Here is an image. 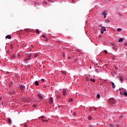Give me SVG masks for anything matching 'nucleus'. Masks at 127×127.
Listing matches in <instances>:
<instances>
[{
    "label": "nucleus",
    "mask_w": 127,
    "mask_h": 127,
    "mask_svg": "<svg viewBox=\"0 0 127 127\" xmlns=\"http://www.w3.org/2000/svg\"><path fill=\"white\" fill-rule=\"evenodd\" d=\"M108 102L110 105H114L116 103V100L114 98H110L108 100Z\"/></svg>",
    "instance_id": "obj_1"
},
{
    "label": "nucleus",
    "mask_w": 127,
    "mask_h": 127,
    "mask_svg": "<svg viewBox=\"0 0 127 127\" xmlns=\"http://www.w3.org/2000/svg\"><path fill=\"white\" fill-rule=\"evenodd\" d=\"M41 120L42 121V122H44V123L48 122V120H47L45 119V116H41Z\"/></svg>",
    "instance_id": "obj_2"
},
{
    "label": "nucleus",
    "mask_w": 127,
    "mask_h": 127,
    "mask_svg": "<svg viewBox=\"0 0 127 127\" xmlns=\"http://www.w3.org/2000/svg\"><path fill=\"white\" fill-rule=\"evenodd\" d=\"M107 14H108V13L106 12V11H102V13H101V15H104V18L107 17Z\"/></svg>",
    "instance_id": "obj_3"
},
{
    "label": "nucleus",
    "mask_w": 127,
    "mask_h": 127,
    "mask_svg": "<svg viewBox=\"0 0 127 127\" xmlns=\"http://www.w3.org/2000/svg\"><path fill=\"white\" fill-rule=\"evenodd\" d=\"M63 94L64 96H66L67 95V91L64 89H63Z\"/></svg>",
    "instance_id": "obj_4"
},
{
    "label": "nucleus",
    "mask_w": 127,
    "mask_h": 127,
    "mask_svg": "<svg viewBox=\"0 0 127 127\" xmlns=\"http://www.w3.org/2000/svg\"><path fill=\"white\" fill-rule=\"evenodd\" d=\"M38 97L39 99H40V100H43V97H42V95H41L40 94H38Z\"/></svg>",
    "instance_id": "obj_5"
},
{
    "label": "nucleus",
    "mask_w": 127,
    "mask_h": 127,
    "mask_svg": "<svg viewBox=\"0 0 127 127\" xmlns=\"http://www.w3.org/2000/svg\"><path fill=\"white\" fill-rule=\"evenodd\" d=\"M50 103L52 105V104H53V97H51L50 98V100H49Z\"/></svg>",
    "instance_id": "obj_6"
},
{
    "label": "nucleus",
    "mask_w": 127,
    "mask_h": 127,
    "mask_svg": "<svg viewBox=\"0 0 127 127\" xmlns=\"http://www.w3.org/2000/svg\"><path fill=\"white\" fill-rule=\"evenodd\" d=\"M7 123L8 125H11V119H10V118L7 119Z\"/></svg>",
    "instance_id": "obj_7"
},
{
    "label": "nucleus",
    "mask_w": 127,
    "mask_h": 127,
    "mask_svg": "<svg viewBox=\"0 0 127 127\" xmlns=\"http://www.w3.org/2000/svg\"><path fill=\"white\" fill-rule=\"evenodd\" d=\"M19 88L20 90H21V91H23V90L24 89V86L23 85H20Z\"/></svg>",
    "instance_id": "obj_8"
},
{
    "label": "nucleus",
    "mask_w": 127,
    "mask_h": 127,
    "mask_svg": "<svg viewBox=\"0 0 127 127\" xmlns=\"http://www.w3.org/2000/svg\"><path fill=\"white\" fill-rule=\"evenodd\" d=\"M5 38H7L8 39H11V36L9 35H7L6 37Z\"/></svg>",
    "instance_id": "obj_9"
},
{
    "label": "nucleus",
    "mask_w": 127,
    "mask_h": 127,
    "mask_svg": "<svg viewBox=\"0 0 127 127\" xmlns=\"http://www.w3.org/2000/svg\"><path fill=\"white\" fill-rule=\"evenodd\" d=\"M111 84H112V88H113V89H115V88H116V85H115V83L112 82H111Z\"/></svg>",
    "instance_id": "obj_10"
},
{
    "label": "nucleus",
    "mask_w": 127,
    "mask_h": 127,
    "mask_svg": "<svg viewBox=\"0 0 127 127\" xmlns=\"http://www.w3.org/2000/svg\"><path fill=\"white\" fill-rule=\"evenodd\" d=\"M30 58H31L29 57V56H28V57L26 59H24V61H28V60H30Z\"/></svg>",
    "instance_id": "obj_11"
},
{
    "label": "nucleus",
    "mask_w": 127,
    "mask_h": 127,
    "mask_svg": "<svg viewBox=\"0 0 127 127\" xmlns=\"http://www.w3.org/2000/svg\"><path fill=\"white\" fill-rule=\"evenodd\" d=\"M123 41H124V39H123L122 38H120V39L119 40L118 42H123Z\"/></svg>",
    "instance_id": "obj_12"
},
{
    "label": "nucleus",
    "mask_w": 127,
    "mask_h": 127,
    "mask_svg": "<svg viewBox=\"0 0 127 127\" xmlns=\"http://www.w3.org/2000/svg\"><path fill=\"white\" fill-rule=\"evenodd\" d=\"M34 58H36L38 56V54H33V56Z\"/></svg>",
    "instance_id": "obj_13"
},
{
    "label": "nucleus",
    "mask_w": 127,
    "mask_h": 127,
    "mask_svg": "<svg viewBox=\"0 0 127 127\" xmlns=\"http://www.w3.org/2000/svg\"><path fill=\"white\" fill-rule=\"evenodd\" d=\"M35 84L36 85V86H39V83L38 82V81H36L35 82Z\"/></svg>",
    "instance_id": "obj_14"
},
{
    "label": "nucleus",
    "mask_w": 127,
    "mask_h": 127,
    "mask_svg": "<svg viewBox=\"0 0 127 127\" xmlns=\"http://www.w3.org/2000/svg\"><path fill=\"white\" fill-rule=\"evenodd\" d=\"M101 30H103L104 31H106V27H102Z\"/></svg>",
    "instance_id": "obj_15"
},
{
    "label": "nucleus",
    "mask_w": 127,
    "mask_h": 127,
    "mask_svg": "<svg viewBox=\"0 0 127 127\" xmlns=\"http://www.w3.org/2000/svg\"><path fill=\"white\" fill-rule=\"evenodd\" d=\"M57 98L58 100H59V99H61V96H60V95H57Z\"/></svg>",
    "instance_id": "obj_16"
},
{
    "label": "nucleus",
    "mask_w": 127,
    "mask_h": 127,
    "mask_svg": "<svg viewBox=\"0 0 127 127\" xmlns=\"http://www.w3.org/2000/svg\"><path fill=\"white\" fill-rule=\"evenodd\" d=\"M72 102H73V99L72 98H70L69 99V103H72Z\"/></svg>",
    "instance_id": "obj_17"
},
{
    "label": "nucleus",
    "mask_w": 127,
    "mask_h": 127,
    "mask_svg": "<svg viewBox=\"0 0 127 127\" xmlns=\"http://www.w3.org/2000/svg\"><path fill=\"white\" fill-rule=\"evenodd\" d=\"M36 33H37V34H39V33H40L39 30L36 29Z\"/></svg>",
    "instance_id": "obj_18"
},
{
    "label": "nucleus",
    "mask_w": 127,
    "mask_h": 127,
    "mask_svg": "<svg viewBox=\"0 0 127 127\" xmlns=\"http://www.w3.org/2000/svg\"><path fill=\"white\" fill-rule=\"evenodd\" d=\"M123 95H124V96H127V93L126 92V91L124 92Z\"/></svg>",
    "instance_id": "obj_19"
},
{
    "label": "nucleus",
    "mask_w": 127,
    "mask_h": 127,
    "mask_svg": "<svg viewBox=\"0 0 127 127\" xmlns=\"http://www.w3.org/2000/svg\"><path fill=\"white\" fill-rule=\"evenodd\" d=\"M122 30H123V29L122 28L117 29V31L121 32V31H122Z\"/></svg>",
    "instance_id": "obj_20"
},
{
    "label": "nucleus",
    "mask_w": 127,
    "mask_h": 127,
    "mask_svg": "<svg viewBox=\"0 0 127 127\" xmlns=\"http://www.w3.org/2000/svg\"><path fill=\"white\" fill-rule=\"evenodd\" d=\"M90 81H92V82H96V80H95V79H92V78H91L90 79Z\"/></svg>",
    "instance_id": "obj_21"
},
{
    "label": "nucleus",
    "mask_w": 127,
    "mask_h": 127,
    "mask_svg": "<svg viewBox=\"0 0 127 127\" xmlns=\"http://www.w3.org/2000/svg\"><path fill=\"white\" fill-rule=\"evenodd\" d=\"M100 97H101V95H100V94H97V98H98V99H100Z\"/></svg>",
    "instance_id": "obj_22"
},
{
    "label": "nucleus",
    "mask_w": 127,
    "mask_h": 127,
    "mask_svg": "<svg viewBox=\"0 0 127 127\" xmlns=\"http://www.w3.org/2000/svg\"><path fill=\"white\" fill-rule=\"evenodd\" d=\"M106 22L107 23H109V22H110V20L107 19L106 20Z\"/></svg>",
    "instance_id": "obj_23"
},
{
    "label": "nucleus",
    "mask_w": 127,
    "mask_h": 127,
    "mask_svg": "<svg viewBox=\"0 0 127 127\" xmlns=\"http://www.w3.org/2000/svg\"><path fill=\"white\" fill-rule=\"evenodd\" d=\"M14 58H15V55H13V56L11 57V59H14Z\"/></svg>",
    "instance_id": "obj_24"
},
{
    "label": "nucleus",
    "mask_w": 127,
    "mask_h": 127,
    "mask_svg": "<svg viewBox=\"0 0 127 127\" xmlns=\"http://www.w3.org/2000/svg\"><path fill=\"white\" fill-rule=\"evenodd\" d=\"M9 85L10 87H11V86H12V82H10L9 83Z\"/></svg>",
    "instance_id": "obj_25"
},
{
    "label": "nucleus",
    "mask_w": 127,
    "mask_h": 127,
    "mask_svg": "<svg viewBox=\"0 0 127 127\" xmlns=\"http://www.w3.org/2000/svg\"><path fill=\"white\" fill-rule=\"evenodd\" d=\"M62 74H64V75H66V72L65 71H62Z\"/></svg>",
    "instance_id": "obj_26"
},
{
    "label": "nucleus",
    "mask_w": 127,
    "mask_h": 127,
    "mask_svg": "<svg viewBox=\"0 0 127 127\" xmlns=\"http://www.w3.org/2000/svg\"><path fill=\"white\" fill-rule=\"evenodd\" d=\"M88 120H92V116H89L88 117Z\"/></svg>",
    "instance_id": "obj_27"
},
{
    "label": "nucleus",
    "mask_w": 127,
    "mask_h": 127,
    "mask_svg": "<svg viewBox=\"0 0 127 127\" xmlns=\"http://www.w3.org/2000/svg\"><path fill=\"white\" fill-rule=\"evenodd\" d=\"M110 127H115V125H114V124H111V125H110Z\"/></svg>",
    "instance_id": "obj_28"
},
{
    "label": "nucleus",
    "mask_w": 127,
    "mask_h": 127,
    "mask_svg": "<svg viewBox=\"0 0 127 127\" xmlns=\"http://www.w3.org/2000/svg\"><path fill=\"white\" fill-rule=\"evenodd\" d=\"M33 56H32V55L31 54H30L29 55V57H30L31 58V57H32Z\"/></svg>",
    "instance_id": "obj_29"
},
{
    "label": "nucleus",
    "mask_w": 127,
    "mask_h": 127,
    "mask_svg": "<svg viewBox=\"0 0 127 127\" xmlns=\"http://www.w3.org/2000/svg\"><path fill=\"white\" fill-rule=\"evenodd\" d=\"M120 81H123V80H124V79L122 77H120Z\"/></svg>",
    "instance_id": "obj_30"
},
{
    "label": "nucleus",
    "mask_w": 127,
    "mask_h": 127,
    "mask_svg": "<svg viewBox=\"0 0 127 127\" xmlns=\"http://www.w3.org/2000/svg\"><path fill=\"white\" fill-rule=\"evenodd\" d=\"M120 94H121V95H124V93H123V92H122V90H121V89H120Z\"/></svg>",
    "instance_id": "obj_31"
},
{
    "label": "nucleus",
    "mask_w": 127,
    "mask_h": 127,
    "mask_svg": "<svg viewBox=\"0 0 127 127\" xmlns=\"http://www.w3.org/2000/svg\"><path fill=\"white\" fill-rule=\"evenodd\" d=\"M104 52H105V54H107V53H108V51L107 50H105Z\"/></svg>",
    "instance_id": "obj_32"
},
{
    "label": "nucleus",
    "mask_w": 127,
    "mask_h": 127,
    "mask_svg": "<svg viewBox=\"0 0 127 127\" xmlns=\"http://www.w3.org/2000/svg\"><path fill=\"white\" fill-rule=\"evenodd\" d=\"M42 36L44 38H46V36H45V35H43Z\"/></svg>",
    "instance_id": "obj_33"
},
{
    "label": "nucleus",
    "mask_w": 127,
    "mask_h": 127,
    "mask_svg": "<svg viewBox=\"0 0 127 127\" xmlns=\"http://www.w3.org/2000/svg\"><path fill=\"white\" fill-rule=\"evenodd\" d=\"M37 106V105H36L35 104V105H33V107H34V108H36Z\"/></svg>",
    "instance_id": "obj_34"
},
{
    "label": "nucleus",
    "mask_w": 127,
    "mask_h": 127,
    "mask_svg": "<svg viewBox=\"0 0 127 127\" xmlns=\"http://www.w3.org/2000/svg\"><path fill=\"white\" fill-rule=\"evenodd\" d=\"M104 31H103L101 29V33L102 34L104 33Z\"/></svg>",
    "instance_id": "obj_35"
},
{
    "label": "nucleus",
    "mask_w": 127,
    "mask_h": 127,
    "mask_svg": "<svg viewBox=\"0 0 127 127\" xmlns=\"http://www.w3.org/2000/svg\"><path fill=\"white\" fill-rule=\"evenodd\" d=\"M89 110L90 112H91V111H92V108L90 107L89 108Z\"/></svg>",
    "instance_id": "obj_36"
},
{
    "label": "nucleus",
    "mask_w": 127,
    "mask_h": 127,
    "mask_svg": "<svg viewBox=\"0 0 127 127\" xmlns=\"http://www.w3.org/2000/svg\"><path fill=\"white\" fill-rule=\"evenodd\" d=\"M18 58H20V54L18 55Z\"/></svg>",
    "instance_id": "obj_37"
},
{
    "label": "nucleus",
    "mask_w": 127,
    "mask_h": 127,
    "mask_svg": "<svg viewBox=\"0 0 127 127\" xmlns=\"http://www.w3.org/2000/svg\"><path fill=\"white\" fill-rule=\"evenodd\" d=\"M41 81H42V82H44L45 80H44V79H41Z\"/></svg>",
    "instance_id": "obj_38"
},
{
    "label": "nucleus",
    "mask_w": 127,
    "mask_h": 127,
    "mask_svg": "<svg viewBox=\"0 0 127 127\" xmlns=\"http://www.w3.org/2000/svg\"><path fill=\"white\" fill-rule=\"evenodd\" d=\"M24 126L25 127H27V125H26V124H24Z\"/></svg>",
    "instance_id": "obj_39"
},
{
    "label": "nucleus",
    "mask_w": 127,
    "mask_h": 127,
    "mask_svg": "<svg viewBox=\"0 0 127 127\" xmlns=\"http://www.w3.org/2000/svg\"><path fill=\"white\" fill-rule=\"evenodd\" d=\"M73 115L76 116V112L73 113Z\"/></svg>",
    "instance_id": "obj_40"
},
{
    "label": "nucleus",
    "mask_w": 127,
    "mask_h": 127,
    "mask_svg": "<svg viewBox=\"0 0 127 127\" xmlns=\"http://www.w3.org/2000/svg\"><path fill=\"white\" fill-rule=\"evenodd\" d=\"M115 69H116V70H117V69H118V67H117V66H115Z\"/></svg>",
    "instance_id": "obj_41"
},
{
    "label": "nucleus",
    "mask_w": 127,
    "mask_h": 127,
    "mask_svg": "<svg viewBox=\"0 0 127 127\" xmlns=\"http://www.w3.org/2000/svg\"><path fill=\"white\" fill-rule=\"evenodd\" d=\"M0 100H2V97H0Z\"/></svg>",
    "instance_id": "obj_42"
},
{
    "label": "nucleus",
    "mask_w": 127,
    "mask_h": 127,
    "mask_svg": "<svg viewBox=\"0 0 127 127\" xmlns=\"http://www.w3.org/2000/svg\"><path fill=\"white\" fill-rule=\"evenodd\" d=\"M124 45H125V46H127V43L124 44Z\"/></svg>",
    "instance_id": "obj_43"
},
{
    "label": "nucleus",
    "mask_w": 127,
    "mask_h": 127,
    "mask_svg": "<svg viewBox=\"0 0 127 127\" xmlns=\"http://www.w3.org/2000/svg\"><path fill=\"white\" fill-rule=\"evenodd\" d=\"M72 2H74V0H71Z\"/></svg>",
    "instance_id": "obj_44"
},
{
    "label": "nucleus",
    "mask_w": 127,
    "mask_h": 127,
    "mask_svg": "<svg viewBox=\"0 0 127 127\" xmlns=\"http://www.w3.org/2000/svg\"><path fill=\"white\" fill-rule=\"evenodd\" d=\"M95 71H98V69H96Z\"/></svg>",
    "instance_id": "obj_45"
},
{
    "label": "nucleus",
    "mask_w": 127,
    "mask_h": 127,
    "mask_svg": "<svg viewBox=\"0 0 127 127\" xmlns=\"http://www.w3.org/2000/svg\"><path fill=\"white\" fill-rule=\"evenodd\" d=\"M89 127H92V126H91V125H90V126H89Z\"/></svg>",
    "instance_id": "obj_46"
},
{
    "label": "nucleus",
    "mask_w": 127,
    "mask_h": 127,
    "mask_svg": "<svg viewBox=\"0 0 127 127\" xmlns=\"http://www.w3.org/2000/svg\"><path fill=\"white\" fill-rule=\"evenodd\" d=\"M100 27H102V25H100Z\"/></svg>",
    "instance_id": "obj_47"
},
{
    "label": "nucleus",
    "mask_w": 127,
    "mask_h": 127,
    "mask_svg": "<svg viewBox=\"0 0 127 127\" xmlns=\"http://www.w3.org/2000/svg\"><path fill=\"white\" fill-rule=\"evenodd\" d=\"M11 48H12V47L11 46Z\"/></svg>",
    "instance_id": "obj_48"
},
{
    "label": "nucleus",
    "mask_w": 127,
    "mask_h": 127,
    "mask_svg": "<svg viewBox=\"0 0 127 127\" xmlns=\"http://www.w3.org/2000/svg\"><path fill=\"white\" fill-rule=\"evenodd\" d=\"M96 109H95V111H96Z\"/></svg>",
    "instance_id": "obj_49"
}]
</instances>
